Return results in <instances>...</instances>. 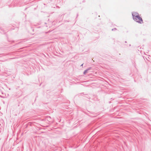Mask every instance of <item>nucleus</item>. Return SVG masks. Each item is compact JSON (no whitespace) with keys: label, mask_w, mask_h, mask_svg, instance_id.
<instances>
[{"label":"nucleus","mask_w":151,"mask_h":151,"mask_svg":"<svg viewBox=\"0 0 151 151\" xmlns=\"http://www.w3.org/2000/svg\"><path fill=\"white\" fill-rule=\"evenodd\" d=\"M134 19L137 22L140 23H143L142 20V18L139 16L137 17H135Z\"/></svg>","instance_id":"f257e3e1"},{"label":"nucleus","mask_w":151,"mask_h":151,"mask_svg":"<svg viewBox=\"0 0 151 151\" xmlns=\"http://www.w3.org/2000/svg\"><path fill=\"white\" fill-rule=\"evenodd\" d=\"M132 15L133 19L135 18V17H137L138 16H139V14L138 13L136 12H134L132 14Z\"/></svg>","instance_id":"f03ea898"},{"label":"nucleus","mask_w":151,"mask_h":151,"mask_svg":"<svg viewBox=\"0 0 151 151\" xmlns=\"http://www.w3.org/2000/svg\"><path fill=\"white\" fill-rule=\"evenodd\" d=\"M89 70L88 69H87L86 70H85V71H84V73H83L84 74H85L87 72V71H88V70Z\"/></svg>","instance_id":"7ed1b4c3"}]
</instances>
